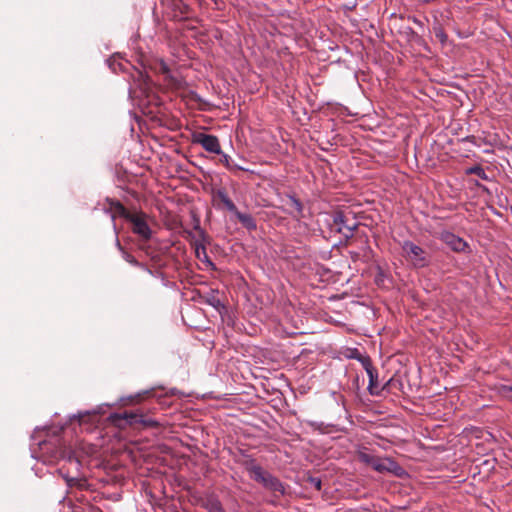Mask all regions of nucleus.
Masks as SVG:
<instances>
[{
	"label": "nucleus",
	"mask_w": 512,
	"mask_h": 512,
	"mask_svg": "<svg viewBox=\"0 0 512 512\" xmlns=\"http://www.w3.org/2000/svg\"><path fill=\"white\" fill-rule=\"evenodd\" d=\"M243 465L250 478L261 484L266 490L278 495L285 494L283 483L276 476L260 466L256 460L247 459L244 461Z\"/></svg>",
	"instance_id": "1"
},
{
	"label": "nucleus",
	"mask_w": 512,
	"mask_h": 512,
	"mask_svg": "<svg viewBox=\"0 0 512 512\" xmlns=\"http://www.w3.org/2000/svg\"><path fill=\"white\" fill-rule=\"evenodd\" d=\"M149 69L156 74L163 76V81L166 87L174 92L184 91L186 88L185 80L179 76L171 73L169 66L163 59H155L149 64Z\"/></svg>",
	"instance_id": "2"
},
{
	"label": "nucleus",
	"mask_w": 512,
	"mask_h": 512,
	"mask_svg": "<svg viewBox=\"0 0 512 512\" xmlns=\"http://www.w3.org/2000/svg\"><path fill=\"white\" fill-rule=\"evenodd\" d=\"M359 222L352 211H337L333 214V227L345 238H351L357 230Z\"/></svg>",
	"instance_id": "3"
},
{
	"label": "nucleus",
	"mask_w": 512,
	"mask_h": 512,
	"mask_svg": "<svg viewBox=\"0 0 512 512\" xmlns=\"http://www.w3.org/2000/svg\"><path fill=\"white\" fill-rule=\"evenodd\" d=\"M402 255L414 267L421 268L428 264L427 253L420 246L411 241H403L401 243Z\"/></svg>",
	"instance_id": "4"
},
{
	"label": "nucleus",
	"mask_w": 512,
	"mask_h": 512,
	"mask_svg": "<svg viewBox=\"0 0 512 512\" xmlns=\"http://www.w3.org/2000/svg\"><path fill=\"white\" fill-rule=\"evenodd\" d=\"M147 214L139 211L133 212L127 221L132 225V232L138 235L141 240L147 242L152 237V230L147 222Z\"/></svg>",
	"instance_id": "5"
},
{
	"label": "nucleus",
	"mask_w": 512,
	"mask_h": 512,
	"mask_svg": "<svg viewBox=\"0 0 512 512\" xmlns=\"http://www.w3.org/2000/svg\"><path fill=\"white\" fill-rule=\"evenodd\" d=\"M114 422L119 427H122V422L131 426L141 425L142 427H157L159 425L157 421L147 418L143 414L134 412H125L122 415H115Z\"/></svg>",
	"instance_id": "6"
},
{
	"label": "nucleus",
	"mask_w": 512,
	"mask_h": 512,
	"mask_svg": "<svg viewBox=\"0 0 512 512\" xmlns=\"http://www.w3.org/2000/svg\"><path fill=\"white\" fill-rule=\"evenodd\" d=\"M372 468L379 473H391L398 477L405 474L403 467L389 457L381 458L376 456Z\"/></svg>",
	"instance_id": "7"
},
{
	"label": "nucleus",
	"mask_w": 512,
	"mask_h": 512,
	"mask_svg": "<svg viewBox=\"0 0 512 512\" xmlns=\"http://www.w3.org/2000/svg\"><path fill=\"white\" fill-rule=\"evenodd\" d=\"M193 143L200 144L209 153L222 154L219 139L215 135L202 132L193 135Z\"/></svg>",
	"instance_id": "8"
},
{
	"label": "nucleus",
	"mask_w": 512,
	"mask_h": 512,
	"mask_svg": "<svg viewBox=\"0 0 512 512\" xmlns=\"http://www.w3.org/2000/svg\"><path fill=\"white\" fill-rule=\"evenodd\" d=\"M363 366L367 372L369 377V385L368 390L371 395H378L380 393V388L378 384V372L376 368L373 367L369 358H366L363 361Z\"/></svg>",
	"instance_id": "9"
},
{
	"label": "nucleus",
	"mask_w": 512,
	"mask_h": 512,
	"mask_svg": "<svg viewBox=\"0 0 512 512\" xmlns=\"http://www.w3.org/2000/svg\"><path fill=\"white\" fill-rule=\"evenodd\" d=\"M214 201L218 205L222 204L228 211L234 213L237 212V207L233 201L229 198L225 189H218L214 194Z\"/></svg>",
	"instance_id": "10"
},
{
	"label": "nucleus",
	"mask_w": 512,
	"mask_h": 512,
	"mask_svg": "<svg viewBox=\"0 0 512 512\" xmlns=\"http://www.w3.org/2000/svg\"><path fill=\"white\" fill-rule=\"evenodd\" d=\"M445 243L454 251L461 252L467 247V243L454 234L447 233L443 237Z\"/></svg>",
	"instance_id": "11"
},
{
	"label": "nucleus",
	"mask_w": 512,
	"mask_h": 512,
	"mask_svg": "<svg viewBox=\"0 0 512 512\" xmlns=\"http://www.w3.org/2000/svg\"><path fill=\"white\" fill-rule=\"evenodd\" d=\"M110 210L112 212L113 220L117 216L123 217L125 220H128L129 217L133 214V212L127 210L126 207L119 201H110Z\"/></svg>",
	"instance_id": "12"
},
{
	"label": "nucleus",
	"mask_w": 512,
	"mask_h": 512,
	"mask_svg": "<svg viewBox=\"0 0 512 512\" xmlns=\"http://www.w3.org/2000/svg\"><path fill=\"white\" fill-rule=\"evenodd\" d=\"M287 205L291 209V215H293L296 218H300L303 216V204L298 198H296L295 196H289L287 200Z\"/></svg>",
	"instance_id": "13"
},
{
	"label": "nucleus",
	"mask_w": 512,
	"mask_h": 512,
	"mask_svg": "<svg viewBox=\"0 0 512 512\" xmlns=\"http://www.w3.org/2000/svg\"><path fill=\"white\" fill-rule=\"evenodd\" d=\"M240 223L249 230L256 229V223L253 217L249 214L241 213L238 209L234 212Z\"/></svg>",
	"instance_id": "14"
},
{
	"label": "nucleus",
	"mask_w": 512,
	"mask_h": 512,
	"mask_svg": "<svg viewBox=\"0 0 512 512\" xmlns=\"http://www.w3.org/2000/svg\"><path fill=\"white\" fill-rule=\"evenodd\" d=\"M116 246L122 252V256L125 261L136 267H145L144 264L140 263L132 254L124 250L118 238H116Z\"/></svg>",
	"instance_id": "15"
},
{
	"label": "nucleus",
	"mask_w": 512,
	"mask_h": 512,
	"mask_svg": "<svg viewBox=\"0 0 512 512\" xmlns=\"http://www.w3.org/2000/svg\"><path fill=\"white\" fill-rule=\"evenodd\" d=\"M375 455L367 452V451H359L357 454V458L360 462L369 465L372 467L373 462L375 460Z\"/></svg>",
	"instance_id": "16"
},
{
	"label": "nucleus",
	"mask_w": 512,
	"mask_h": 512,
	"mask_svg": "<svg viewBox=\"0 0 512 512\" xmlns=\"http://www.w3.org/2000/svg\"><path fill=\"white\" fill-rule=\"evenodd\" d=\"M221 155V158H220V162L228 169L232 170V169H239V170H244L243 168H241L240 166L236 165V164H233L232 161H231V157L227 154H224L222 152Z\"/></svg>",
	"instance_id": "17"
},
{
	"label": "nucleus",
	"mask_w": 512,
	"mask_h": 512,
	"mask_svg": "<svg viewBox=\"0 0 512 512\" xmlns=\"http://www.w3.org/2000/svg\"><path fill=\"white\" fill-rule=\"evenodd\" d=\"M206 508L208 512H225L220 501L211 499L208 501Z\"/></svg>",
	"instance_id": "18"
},
{
	"label": "nucleus",
	"mask_w": 512,
	"mask_h": 512,
	"mask_svg": "<svg viewBox=\"0 0 512 512\" xmlns=\"http://www.w3.org/2000/svg\"><path fill=\"white\" fill-rule=\"evenodd\" d=\"M65 480L69 487H78L80 489H84L86 487L85 479L66 477Z\"/></svg>",
	"instance_id": "19"
},
{
	"label": "nucleus",
	"mask_w": 512,
	"mask_h": 512,
	"mask_svg": "<svg viewBox=\"0 0 512 512\" xmlns=\"http://www.w3.org/2000/svg\"><path fill=\"white\" fill-rule=\"evenodd\" d=\"M306 483L310 486L315 488L317 491L321 490L322 482L321 479L318 477L309 476L306 479Z\"/></svg>",
	"instance_id": "20"
},
{
	"label": "nucleus",
	"mask_w": 512,
	"mask_h": 512,
	"mask_svg": "<svg viewBox=\"0 0 512 512\" xmlns=\"http://www.w3.org/2000/svg\"><path fill=\"white\" fill-rule=\"evenodd\" d=\"M195 252H196V256L198 258H200V254L203 253L204 256H206V248L203 244H198L197 242L195 243Z\"/></svg>",
	"instance_id": "21"
},
{
	"label": "nucleus",
	"mask_w": 512,
	"mask_h": 512,
	"mask_svg": "<svg viewBox=\"0 0 512 512\" xmlns=\"http://www.w3.org/2000/svg\"><path fill=\"white\" fill-rule=\"evenodd\" d=\"M501 391L504 397L512 400V386H503Z\"/></svg>",
	"instance_id": "22"
},
{
	"label": "nucleus",
	"mask_w": 512,
	"mask_h": 512,
	"mask_svg": "<svg viewBox=\"0 0 512 512\" xmlns=\"http://www.w3.org/2000/svg\"><path fill=\"white\" fill-rule=\"evenodd\" d=\"M467 173L468 174H478V175H480V165L476 164L473 167L469 168L467 170Z\"/></svg>",
	"instance_id": "23"
},
{
	"label": "nucleus",
	"mask_w": 512,
	"mask_h": 512,
	"mask_svg": "<svg viewBox=\"0 0 512 512\" xmlns=\"http://www.w3.org/2000/svg\"><path fill=\"white\" fill-rule=\"evenodd\" d=\"M493 439V435L490 432H483L482 431V440L490 441Z\"/></svg>",
	"instance_id": "24"
},
{
	"label": "nucleus",
	"mask_w": 512,
	"mask_h": 512,
	"mask_svg": "<svg viewBox=\"0 0 512 512\" xmlns=\"http://www.w3.org/2000/svg\"><path fill=\"white\" fill-rule=\"evenodd\" d=\"M489 466V468H492V463H491V460L487 459V460H484L482 461V466Z\"/></svg>",
	"instance_id": "25"
},
{
	"label": "nucleus",
	"mask_w": 512,
	"mask_h": 512,
	"mask_svg": "<svg viewBox=\"0 0 512 512\" xmlns=\"http://www.w3.org/2000/svg\"><path fill=\"white\" fill-rule=\"evenodd\" d=\"M481 189H482V195L484 194V192L489 193V190L487 188H485L483 185L481 186Z\"/></svg>",
	"instance_id": "26"
},
{
	"label": "nucleus",
	"mask_w": 512,
	"mask_h": 512,
	"mask_svg": "<svg viewBox=\"0 0 512 512\" xmlns=\"http://www.w3.org/2000/svg\"><path fill=\"white\" fill-rule=\"evenodd\" d=\"M196 229L199 231L200 235H204L203 230L197 225Z\"/></svg>",
	"instance_id": "27"
},
{
	"label": "nucleus",
	"mask_w": 512,
	"mask_h": 512,
	"mask_svg": "<svg viewBox=\"0 0 512 512\" xmlns=\"http://www.w3.org/2000/svg\"><path fill=\"white\" fill-rule=\"evenodd\" d=\"M413 22H414L415 24H420V21H419L418 19H416L415 17L413 18Z\"/></svg>",
	"instance_id": "28"
},
{
	"label": "nucleus",
	"mask_w": 512,
	"mask_h": 512,
	"mask_svg": "<svg viewBox=\"0 0 512 512\" xmlns=\"http://www.w3.org/2000/svg\"><path fill=\"white\" fill-rule=\"evenodd\" d=\"M191 95H192V99H196L197 98V94L196 93L191 92Z\"/></svg>",
	"instance_id": "29"
},
{
	"label": "nucleus",
	"mask_w": 512,
	"mask_h": 512,
	"mask_svg": "<svg viewBox=\"0 0 512 512\" xmlns=\"http://www.w3.org/2000/svg\"><path fill=\"white\" fill-rule=\"evenodd\" d=\"M68 460L71 461L72 460V455L69 453V456H68Z\"/></svg>",
	"instance_id": "30"
}]
</instances>
